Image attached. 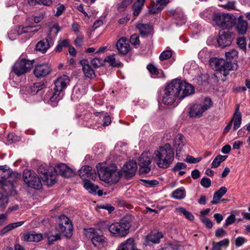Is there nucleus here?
I'll list each match as a JSON object with an SVG mask.
<instances>
[{
    "label": "nucleus",
    "instance_id": "3",
    "mask_svg": "<svg viewBox=\"0 0 250 250\" xmlns=\"http://www.w3.org/2000/svg\"><path fill=\"white\" fill-rule=\"evenodd\" d=\"M68 76L62 75L59 77L54 82L55 87L50 92V102L53 106H56L58 102L63 96L62 91L69 83Z\"/></svg>",
    "mask_w": 250,
    "mask_h": 250
},
{
    "label": "nucleus",
    "instance_id": "23",
    "mask_svg": "<svg viewBox=\"0 0 250 250\" xmlns=\"http://www.w3.org/2000/svg\"><path fill=\"white\" fill-rule=\"evenodd\" d=\"M62 29V27L60 26L58 23H54L49 27L47 38L51 42L54 43V40L56 37L58 33Z\"/></svg>",
    "mask_w": 250,
    "mask_h": 250
},
{
    "label": "nucleus",
    "instance_id": "34",
    "mask_svg": "<svg viewBox=\"0 0 250 250\" xmlns=\"http://www.w3.org/2000/svg\"><path fill=\"white\" fill-rule=\"evenodd\" d=\"M116 55L115 54L106 56L104 59V62H108L109 65L113 67H120L122 66V63L116 59Z\"/></svg>",
    "mask_w": 250,
    "mask_h": 250
},
{
    "label": "nucleus",
    "instance_id": "28",
    "mask_svg": "<svg viewBox=\"0 0 250 250\" xmlns=\"http://www.w3.org/2000/svg\"><path fill=\"white\" fill-rule=\"evenodd\" d=\"M239 106L238 105H237L235 112L234 113L233 118L231 121L233 122V130L235 131L237 130L240 126L241 124L242 118H241V114L239 111Z\"/></svg>",
    "mask_w": 250,
    "mask_h": 250
},
{
    "label": "nucleus",
    "instance_id": "7",
    "mask_svg": "<svg viewBox=\"0 0 250 250\" xmlns=\"http://www.w3.org/2000/svg\"><path fill=\"white\" fill-rule=\"evenodd\" d=\"M34 62L20 57L13 65L12 70L18 76L24 75L31 70Z\"/></svg>",
    "mask_w": 250,
    "mask_h": 250
},
{
    "label": "nucleus",
    "instance_id": "24",
    "mask_svg": "<svg viewBox=\"0 0 250 250\" xmlns=\"http://www.w3.org/2000/svg\"><path fill=\"white\" fill-rule=\"evenodd\" d=\"M168 0H156L155 3L151 4L152 6L149 12L151 14H155L162 10L167 4L168 3Z\"/></svg>",
    "mask_w": 250,
    "mask_h": 250
},
{
    "label": "nucleus",
    "instance_id": "58",
    "mask_svg": "<svg viewBox=\"0 0 250 250\" xmlns=\"http://www.w3.org/2000/svg\"><path fill=\"white\" fill-rule=\"evenodd\" d=\"M237 43L242 49L245 50L246 48V42L245 39L244 37L238 39Z\"/></svg>",
    "mask_w": 250,
    "mask_h": 250
},
{
    "label": "nucleus",
    "instance_id": "32",
    "mask_svg": "<svg viewBox=\"0 0 250 250\" xmlns=\"http://www.w3.org/2000/svg\"><path fill=\"white\" fill-rule=\"evenodd\" d=\"M204 112L201 105L194 104L191 107L189 115L192 117H200Z\"/></svg>",
    "mask_w": 250,
    "mask_h": 250
},
{
    "label": "nucleus",
    "instance_id": "51",
    "mask_svg": "<svg viewBox=\"0 0 250 250\" xmlns=\"http://www.w3.org/2000/svg\"><path fill=\"white\" fill-rule=\"evenodd\" d=\"M172 56V52L169 50H165L161 53L159 56L160 60L163 61L169 59Z\"/></svg>",
    "mask_w": 250,
    "mask_h": 250
},
{
    "label": "nucleus",
    "instance_id": "61",
    "mask_svg": "<svg viewBox=\"0 0 250 250\" xmlns=\"http://www.w3.org/2000/svg\"><path fill=\"white\" fill-rule=\"evenodd\" d=\"M133 6L134 7L133 15L134 16H137L139 14L143 5L137 2L135 3Z\"/></svg>",
    "mask_w": 250,
    "mask_h": 250
},
{
    "label": "nucleus",
    "instance_id": "30",
    "mask_svg": "<svg viewBox=\"0 0 250 250\" xmlns=\"http://www.w3.org/2000/svg\"><path fill=\"white\" fill-rule=\"evenodd\" d=\"M12 172L6 166H0V182L3 183L12 175Z\"/></svg>",
    "mask_w": 250,
    "mask_h": 250
},
{
    "label": "nucleus",
    "instance_id": "57",
    "mask_svg": "<svg viewBox=\"0 0 250 250\" xmlns=\"http://www.w3.org/2000/svg\"><path fill=\"white\" fill-rule=\"evenodd\" d=\"M61 239V236L59 234H56V235H50L48 236V244L51 245L53 244V243L59 239Z\"/></svg>",
    "mask_w": 250,
    "mask_h": 250
},
{
    "label": "nucleus",
    "instance_id": "9",
    "mask_svg": "<svg viewBox=\"0 0 250 250\" xmlns=\"http://www.w3.org/2000/svg\"><path fill=\"white\" fill-rule=\"evenodd\" d=\"M84 234L91 240L94 246L99 249L103 248L106 244L105 237L103 235L99 234L94 228L85 229Z\"/></svg>",
    "mask_w": 250,
    "mask_h": 250
},
{
    "label": "nucleus",
    "instance_id": "31",
    "mask_svg": "<svg viewBox=\"0 0 250 250\" xmlns=\"http://www.w3.org/2000/svg\"><path fill=\"white\" fill-rule=\"evenodd\" d=\"M227 189L225 187L220 188L213 194V200L211 201L212 204H217L219 203L221 197L226 194Z\"/></svg>",
    "mask_w": 250,
    "mask_h": 250
},
{
    "label": "nucleus",
    "instance_id": "33",
    "mask_svg": "<svg viewBox=\"0 0 250 250\" xmlns=\"http://www.w3.org/2000/svg\"><path fill=\"white\" fill-rule=\"evenodd\" d=\"M31 179L26 184L30 187L35 189H40L42 187V184L40 178L36 175H33Z\"/></svg>",
    "mask_w": 250,
    "mask_h": 250
},
{
    "label": "nucleus",
    "instance_id": "18",
    "mask_svg": "<svg viewBox=\"0 0 250 250\" xmlns=\"http://www.w3.org/2000/svg\"><path fill=\"white\" fill-rule=\"evenodd\" d=\"M180 99H183L186 96H189L194 93V87L190 84L187 83L180 80Z\"/></svg>",
    "mask_w": 250,
    "mask_h": 250
},
{
    "label": "nucleus",
    "instance_id": "15",
    "mask_svg": "<svg viewBox=\"0 0 250 250\" xmlns=\"http://www.w3.org/2000/svg\"><path fill=\"white\" fill-rule=\"evenodd\" d=\"M51 71L50 66L47 63L38 64L35 66L34 74L37 78L44 77Z\"/></svg>",
    "mask_w": 250,
    "mask_h": 250
},
{
    "label": "nucleus",
    "instance_id": "45",
    "mask_svg": "<svg viewBox=\"0 0 250 250\" xmlns=\"http://www.w3.org/2000/svg\"><path fill=\"white\" fill-rule=\"evenodd\" d=\"M176 209L178 212L182 213L188 220L191 221L194 219L193 215L190 212L187 211L184 208L180 207Z\"/></svg>",
    "mask_w": 250,
    "mask_h": 250
},
{
    "label": "nucleus",
    "instance_id": "52",
    "mask_svg": "<svg viewBox=\"0 0 250 250\" xmlns=\"http://www.w3.org/2000/svg\"><path fill=\"white\" fill-rule=\"evenodd\" d=\"M133 2V0H123L119 5L118 10L121 12L123 11L128 5H130Z\"/></svg>",
    "mask_w": 250,
    "mask_h": 250
},
{
    "label": "nucleus",
    "instance_id": "5",
    "mask_svg": "<svg viewBox=\"0 0 250 250\" xmlns=\"http://www.w3.org/2000/svg\"><path fill=\"white\" fill-rule=\"evenodd\" d=\"M210 67L216 71L222 73L224 76L229 74V71L237 69V63L234 62L225 61L222 58H213L209 60Z\"/></svg>",
    "mask_w": 250,
    "mask_h": 250
},
{
    "label": "nucleus",
    "instance_id": "56",
    "mask_svg": "<svg viewBox=\"0 0 250 250\" xmlns=\"http://www.w3.org/2000/svg\"><path fill=\"white\" fill-rule=\"evenodd\" d=\"M202 158L201 157H198V158H194L193 156L190 155H188L185 161L189 163H196L198 162H199L201 160Z\"/></svg>",
    "mask_w": 250,
    "mask_h": 250
},
{
    "label": "nucleus",
    "instance_id": "13",
    "mask_svg": "<svg viewBox=\"0 0 250 250\" xmlns=\"http://www.w3.org/2000/svg\"><path fill=\"white\" fill-rule=\"evenodd\" d=\"M50 170L55 175L59 174L65 177H70L74 175L72 169L64 164H59L55 167H51Z\"/></svg>",
    "mask_w": 250,
    "mask_h": 250
},
{
    "label": "nucleus",
    "instance_id": "40",
    "mask_svg": "<svg viewBox=\"0 0 250 250\" xmlns=\"http://www.w3.org/2000/svg\"><path fill=\"white\" fill-rule=\"evenodd\" d=\"M44 87L45 85L43 83L39 82L35 83L33 85L30 86L28 91L30 94L34 95L36 94L39 91L44 88Z\"/></svg>",
    "mask_w": 250,
    "mask_h": 250
},
{
    "label": "nucleus",
    "instance_id": "29",
    "mask_svg": "<svg viewBox=\"0 0 250 250\" xmlns=\"http://www.w3.org/2000/svg\"><path fill=\"white\" fill-rule=\"evenodd\" d=\"M248 28V22L244 20L242 16H240L236 25V29L240 34L244 35L246 33Z\"/></svg>",
    "mask_w": 250,
    "mask_h": 250
},
{
    "label": "nucleus",
    "instance_id": "8",
    "mask_svg": "<svg viewBox=\"0 0 250 250\" xmlns=\"http://www.w3.org/2000/svg\"><path fill=\"white\" fill-rule=\"evenodd\" d=\"M57 230L63 233L67 238H70L72 235L73 225L71 220L65 215H61L58 219Z\"/></svg>",
    "mask_w": 250,
    "mask_h": 250
},
{
    "label": "nucleus",
    "instance_id": "43",
    "mask_svg": "<svg viewBox=\"0 0 250 250\" xmlns=\"http://www.w3.org/2000/svg\"><path fill=\"white\" fill-rule=\"evenodd\" d=\"M228 157L226 155H219L215 158L211 163L212 167L217 168L219 166L220 164L224 162Z\"/></svg>",
    "mask_w": 250,
    "mask_h": 250
},
{
    "label": "nucleus",
    "instance_id": "6",
    "mask_svg": "<svg viewBox=\"0 0 250 250\" xmlns=\"http://www.w3.org/2000/svg\"><path fill=\"white\" fill-rule=\"evenodd\" d=\"M236 18L232 15L219 13L213 16V21L219 27L225 29L229 28L235 25Z\"/></svg>",
    "mask_w": 250,
    "mask_h": 250
},
{
    "label": "nucleus",
    "instance_id": "25",
    "mask_svg": "<svg viewBox=\"0 0 250 250\" xmlns=\"http://www.w3.org/2000/svg\"><path fill=\"white\" fill-rule=\"evenodd\" d=\"M1 184H2V188L6 194L10 196H14L16 194V190L13 184L10 181L6 180Z\"/></svg>",
    "mask_w": 250,
    "mask_h": 250
},
{
    "label": "nucleus",
    "instance_id": "16",
    "mask_svg": "<svg viewBox=\"0 0 250 250\" xmlns=\"http://www.w3.org/2000/svg\"><path fill=\"white\" fill-rule=\"evenodd\" d=\"M137 168V166L136 162L131 160L124 165L122 170L126 177L130 178L135 175Z\"/></svg>",
    "mask_w": 250,
    "mask_h": 250
},
{
    "label": "nucleus",
    "instance_id": "49",
    "mask_svg": "<svg viewBox=\"0 0 250 250\" xmlns=\"http://www.w3.org/2000/svg\"><path fill=\"white\" fill-rule=\"evenodd\" d=\"M226 57L227 58V61H230V59H233L235 57H237L238 52L235 49H233L225 53Z\"/></svg>",
    "mask_w": 250,
    "mask_h": 250
},
{
    "label": "nucleus",
    "instance_id": "55",
    "mask_svg": "<svg viewBox=\"0 0 250 250\" xmlns=\"http://www.w3.org/2000/svg\"><path fill=\"white\" fill-rule=\"evenodd\" d=\"M200 184L203 187L208 188L211 185V180L207 177H204L201 180Z\"/></svg>",
    "mask_w": 250,
    "mask_h": 250
},
{
    "label": "nucleus",
    "instance_id": "35",
    "mask_svg": "<svg viewBox=\"0 0 250 250\" xmlns=\"http://www.w3.org/2000/svg\"><path fill=\"white\" fill-rule=\"evenodd\" d=\"M117 250H135V244L133 238H129L123 243Z\"/></svg>",
    "mask_w": 250,
    "mask_h": 250
},
{
    "label": "nucleus",
    "instance_id": "37",
    "mask_svg": "<svg viewBox=\"0 0 250 250\" xmlns=\"http://www.w3.org/2000/svg\"><path fill=\"white\" fill-rule=\"evenodd\" d=\"M137 28L139 30L141 35L145 37L150 33L151 26L146 24L138 23L136 25Z\"/></svg>",
    "mask_w": 250,
    "mask_h": 250
},
{
    "label": "nucleus",
    "instance_id": "4",
    "mask_svg": "<svg viewBox=\"0 0 250 250\" xmlns=\"http://www.w3.org/2000/svg\"><path fill=\"white\" fill-rule=\"evenodd\" d=\"M132 220V216L130 214H126L119 222L111 224L108 227L109 231L116 236L125 237L129 232Z\"/></svg>",
    "mask_w": 250,
    "mask_h": 250
},
{
    "label": "nucleus",
    "instance_id": "63",
    "mask_svg": "<svg viewBox=\"0 0 250 250\" xmlns=\"http://www.w3.org/2000/svg\"><path fill=\"white\" fill-rule=\"evenodd\" d=\"M246 242V240L245 238L239 236L235 239V244L236 247H240L244 244Z\"/></svg>",
    "mask_w": 250,
    "mask_h": 250
},
{
    "label": "nucleus",
    "instance_id": "21",
    "mask_svg": "<svg viewBox=\"0 0 250 250\" xmlns=\"http://www.w3.org/2000/svg\"><path fill=\"white\" fill-rule=\"evenodd\" d=\"M54 43L47 38L45 40L39 41L36 45V49L42 53H45L47 50L53 45Z\"/></svg>",
    "mask_w": 250,
    "mask_h": 250
},
{
    "label": "nucleus",
    "instance_id": "17",
    "mask_svg": "<svg viewBox=\"0 0 250 250\" xmlns=\"http://www.w3.org/2000/svg\"><path fill=\"white\" fill-rule=\"evenodd\" d=\"M116 46L120 54H127L130 50V47L127 39L125 37L121 38L117 42Z\"/></svg>",
    "mask_w": 250,
    "mask_h": 250
},
{
    "label": "nucleus",
    "instance_id": "41",
    "mask_svg": "<svg viewBox=\"0 0 250 250\" xmlns=\"http://www.w3.org/2000/svg\"><path fill=\"white\" fill-rule=\"evenodd\" d=\"M170 14L175 19L183 20L185 18V16L180 8H176L175 9H172L169 11Z\"/></svg>",
    "mask_w": 250,
    "mask_h": 250
},
{
    "label": "nucleus",
    "instance_id": "47",
    "mask_svg": "<svg viewBox=\"0 0 250 250\" xmlns=\"http://www.w3.org/2000/svg\"><path fill=\"white\" fill-rule=\"evenodd\" d=\"M35 173H32V172L29 169H25L23 172V179L24 182L27 184L29 182V180L31 179L33 175Z\"/></svg>",
    "mask_w": 250,
    "mask_h": 250
},
{
    "label": "nucleus",
    "instance_id": "54",
    "mask_svg": "<svg viewBox=\"0 0 250 250\" xmlns=\"http://www.w3.org/2000/svg\"><path fill=\"white\" fill-rule=\"evenodd\" d=\"M104 61L102 59L95 58L91 61V64L96 68L100 67L103 64Z\"/></svg>",
    "mask_w": 250,
    "mask_h": 250
},
{
    "label": "nucleus",
    "instance_id": "1",
    "mask_svg": "<svg viewBox=\"0 0 250 250\" xmlns=\"http://www.w3.org/2000/svg\"><path fill=\"white\" fill-rule=\"evenodd\" d=\"M174 152L169 144H166L154 151V161L157 166L162 168L170 167L174 160Z\"/></svg>",
    "mask_w": 250,
    "mask_h": 250
},
{
    "label": "nucleus",
    "instance_id": "14",
    "mask_svg": "<svg viewBox=\"0 0 250 250\" xmlns=\"http://www.w3.org/2000/svg\"><path fill=\"white\" fill-rule=\"evenodd\" d=\"M180 80L175 79L173 80L171 83L167 84L165 89L168 93L172 94L175 98L179 97L180 98Z\"/></svg>",
    "mask_w": 250,
    "mask_h": 250
},
{
    "label": "nucleus",
    "instance_id": "27",
    "mask_svg": "<svg viewBox=\"0 0 250 250\" xmlns=\"http://www.w3.org/2000/svg\"><path fill=\"white\" fill-rule=\"evenodd\" d=\"M22 240L26 242H39L42 240V236L41 233H26L23 235Z\"/></svg>",
    "mask_w": 250,
    "mask_h": 250
},
{
    "label": "nucleus",
    "instance_id": "42",
    "mask_svg": "<svg viewBox=\"0 0 250 250\" xmlns=\"http://www.w3.org/2000/svg\"><path fill=\"white\" fill-rule=\"evenodd\" d=\"M172 197L175 199H182L186 196V190L183 187L180 188L173 191Z\"/></svg>",
    "mask_w": 250,
    "mask_h": 250
},
{
    "label": "nucleus",
    "instance_id": "19",
    "mask_svg": "<svg viewBox=\"0 0 250 250\" xmlns=\"http://www.w3.org/2000/svg\"><path fill=\"white\" fill-rule=\"evenodd\" d=\"M79 174L83 179V182L84 180H88L86 178L93 179L96 177L95 174L92 173V167L87 166L82 167L79 171Z\"/></svg>",
    "mask_w": 250,
    "mask_h": 250
},
{
    "label": "nucleus",
    "instance_id": "46",
    "mask_svg": "<svg viewBox=\"0 0 250 250\" xmlns=\"http://www.w3.org/2000/svg\"><path fill=\"white\" fill-rule=\"evenodd\" d=\"M202 108L206 111L212 106V102L211 99L206 97L204 99L203 103L200 104Z\"/></svg>",
    "mask_w": 250,
    "mask_h": 250
},
{
    "label": "nucleus",
    "instance_id": "60",
    "mask_svg": "<svg viewBox=\"0 0 250 250\" xmlns=\"http://www.w3.org/2000/svg\"><path fill=\"white\" fill-rule=\"evenodd\" d=\"M147 68L151 74L157 75L159 73V71L157 68L152 64H148L147 66Z\"/></svg>",
    "mask_w": 250,
    "mask_h": 250
},
{
    "label": "nucleus",
    "instance_id": "12",
    "mask_svg": "<svg viewBox=\"0 0 250 250\" xmlns=\"http://www.w3.org/2000/svg\"><path fill=\"white\" fill-rule=\"evenodd\" d=\"M232 32L225 31L224 30H220L217 38L218 45L222 48L229 46L234 38Z\"/></svg>",
    "mask_w": 250,
    "mask_h": 250
},
{
    "label": "nucleus",
    "instance_id": "36",
    "mask_svg": "<svg viewBox=\"0 0 250 250\" xmlns=\"http://www.w3.org/2000/svg\"><path fill=\"white\" fill-rule=\"evenodd\" d=\"M163 237V234L161 232H151L146 237L147 243L151 242L157 244L160 242V239Z\"/></svg>",
    "mask_w": 250,
    "mask_h": 250
},
{
    "label": "nucleus",
    "instance_id": "26",
    "mask_svg": "<svg viewBox=\"0 0 250 250\" xmlns=\"http://www.w3.org/2000/svg\"><path fill=\"white\" fill-rule=\"evenodd\" d=\"M80 63L83 66V70L86 77L91 79L95 76L94 70L91 68L90 65L86 63V61H81Z\"/></svg>",
    "mask_w": 250,
    "mask_h": 250
},
{
    "label": "nucleus",
    "instance_id": "20",
    "mask_svg": "<svg viewBox=\"0 0 250 250\" xmlns=\"http://www.w3.org/2000/svg\"><path fill=\"white\" fill-rule=\"evenodd\" d=\"M174 146L176 148V155L182 151L184 146L186 143V140L182 134H178L174 139Z\"/></svg>",
    "mask_w": 250,
    "mask_h": 250
},
{
    "label": "nucleus",
    "instance_id": "48",
    "mask_svg": "<svg viewBox=\"0 0 250 250\" xmlns=\"http://www.w3.org/2000/svg\"><path fill=\"white\" fill-rule=\"evenodd\" d=\"M23 33H25V27L22 25L19 26L17 30H12L9 34V38H13V34H17V36L21 35Z\"/></svg>",
    "mask_w": 250,
    "mask_h": 250
},
{
    "label": "nucleus",
    "instance_id": "53",
    "mask_svg": "<svg viewBox=\"0 0 250 250\" xmlns=\"http://www.w3.org/2000/svg\"><path fill=\"white\" fill-rule=\"evenodd\" d=\"M142 181L145 183V185L146 187H149V188L154 187L159 184L158 181L156 180H142Z\"/></svg>",
    "mask_w": 250,
    "mask_h": 250
},
{
    "label": "nucleus",
    "instance_id": "38",
    "mask_svg": "<svg viewBox=\"0 0 250 250\" xmlns=\"http://www.w3.org/2000/svg\"><path fill=\"white\" fill-rule=\"evenodd\" d=\"M176 99L177 98L173 96L172 94L168 93L167 91L165 90L163 96V102L165 104L171 105L175 102Z\"/></svg>",
    "mask_w": 250,
    "mask_h": 250
},
{
    "label": "nucleus",
    "instance_id": "59",
    "mask_svg": "<svg viewBox=\"0 0 250 250\" xmlns=\"http://www.w3.org/2000/svg\"><path fill=\"white\" fill-rule=\"evenodd\" d=\"M187 168V165L184 163L179 162L177 163L173 168V171H176L181 169H185Z\"/></svg>",
    "mask_w": 250,
    "mask_h": 250
},
{
    "label": "nucleus",
    "instance_id": "44",
    "mask_svg": "<svg viewBox=\"0 0 250 250\" xmlns=\"http://www.w3.org/2000/svg\"><path fill=\"white\" fill-rule=\"evenodd\" d=\"M130 42L135 48H138L140 45L139 36L137 34L132 35L130 38Z\"/></svg>",
    "mask_w": 250,
    "mask_h": 250
},
{
    "label": "nucleus",
    "instance_id": "2",
    "mask_svg": "<svg viewBox=\"0 0 250 250\" xmlns=\"http://www.w3.org/2000/svg\"><path fill=\"white\" fill-rule=\"evenodd\" d=\"M97 173L101 180L105 182H114L119 178V172L114 164L105 166L98 164L96 167Z\"/></svg>",
    "mask_w": 250,
    "mask_h": 250
},
{
    "label": "nucleus",
    "instance_id": "39",
    "mask_svg": "<svg viewBox=\"0 0 250 250\" xmlns=\"http://www.w3.org/2000/svg\"><path fill=\"white\" fill-rule=\"evenodd\" d=\"M229 245V240L224 239L218 242H213L212 247L210 250H222L224 247H227Z\"/></svg>",
    "mask_w": 250,
    "mask_h": 250
},
{
    "label": "nucleus",
    "instance_id": "22",
    "mask_svg": "<svg viewBox=\"0 0 250 250\" xmlns=\"http://www.w3.org/2000/svg\"><path fill=\"white\" fill-rule=\"evenodd\" d=\"M83 187L89 193L94 194L95 195L98 194L99 196L103 195V191L101 190H98L99 187L97 185H94L89 180H84L83 181Z\"/></svg>",
    "mask_w": 250,
    "mask_h": 250
},
{
    "label": "nucleus",
    "instance_id": "62",
    "mask_svg": "<svg viewBox=\"0 0 250 250\" xmlns=\"http://www.w3.org/2000/svg\"><path fill=\"white\" fill-rule=\"evenodd\" d=\"M226 234V231L223 229L220 228L217 229L215 231V236L217 238H222L224 237Z\"/></svg>",
    "mask_w": 250,
    "mask_h": 250
},
{
    "label": "nucleus",
    "instance_id": "11",
    "mask_svg": "<svg viewBox=\"0 0 250 250\" xmlns=\"http://www.w3.org/2000/svg\"><path fill=\"white\" fill-rule=\"evenodd\" d=\"M151 154L149 152H143L139 158V172L140 174H147L150 170L149 165L151 162Z\"/></svg>",
    "mask_w": 250,
    "mask_h": 250
},
{
    "label": "nucleus",
    "instance_id": "50",
    "mask_svg": "<svg viewBox=\"0 0 250 250\" xmlns=\"http://www.w3.org/2000/svg\"><path fill=\"white\" fill-rule=\"evenodd\" d=\"M8 202L7 196H4L0 193V210L4 209Z\"/></svg>",
    "mask_w": 250,
    "mask_h": 250
},
{
    "label": "nucleus",
    "instance_id": "10",
    "mask_svg": "<svg viewBox=\"0 0 250 250\" xmlns=\"http://www.w3.org/2000/svg\"><path fill=\"white\" fill-rule=\"evenodd\" d=\"M45 165H41L38 168V173L40 175L41 178L43 182L46 183L48 186H51L56 182V176L53 171H51L50 168Z\"/></svg>",
    "mask_w": 250,
    "mask_h": 250
},
{
    "label": "nucleus",
    "instance_id": "64",
    "mask_svg": "<svg viewBox=\"0 0 250 250\" xmlns=\"http://www.w3.org/2000/svg\"><path fill=\"white\" fill-rule=\"evenodd\" d=\"M19 137L17 136H14V135L12 133H10L8 134L7 136V141L10 143H13L18 141Z\"/></svg>",
    "mask_w": 250,
    "mask_h": 250
}]
</instances>
